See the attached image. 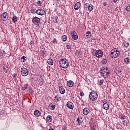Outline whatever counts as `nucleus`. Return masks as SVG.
<instances>
[{
    "label": "nucleus",
    "mask_w": 130,
    "mask_h": 130,
    "mask_svg": "<svg viewBox=\"0 0 130 130\" xmlns=\"http://www.w3.org/2000/svg\"><path fill=\"white\" fill-rule=\"evenodd\" d=\"M93 9H94V6L92 5V4H90L88 6V11H92Z\"/></svg>",
    "instance_id": "obj_25"
},
{
    "label": "nucleus",
    "mask_w": 130,
    "mask_h": 130,
    "mask_svg": "<svg viewBox=\"0 0 130 130\" xmlns=\"http://www.w3.org/2000/svg\"><path fill=\"white\" fill-rule=\"evenodd\" d=\"M57 2H60V0H57Z\"/></svg>",
    "instance_id": "obj_57"
},
{
    "label": "nucleus",
    "mask_w": 130,
    "mask_h": 130,
    "mask_svg": "<svg viewBox=\"0 0 130 130\" xmlns=\"http://www.w3.org/2000/svg\"><path fill=\"white\" fill-rule=\"evenodd\" d=\"M67 36L64 35L62 37L61 39L62 41H67Z\"/></svg>",
    "instance_id": "obj_36"
},
{
    "label": "nucleus",
    "mask_w": 130,
    "mask_h": 130,
    "mask_svg": "<svg viewBox=\"0 0 130 130\" xmlns=\"http://www.w3.org/2000/svg\"><path fill=\"white\" fill-rule=\"evenodd\" d=\"M107 4L106 2L103 3V6H104L105 7L106 6Z\"/></svg>",
    "instance_id": "obj_54"
},
{
    "label": "nucleus",
    "mask_w": 130,
    "mask_h": 130,
    "mask_svg": "<svg viewBox=\"0 0 130 130\" xmlns=\"http://www.w3.org/2000/svg\"><path fill=\"white\" fill-rule=\"evenodd\" d=\"M47 122H51V121H52V116H50V115H48L47 117H46V119Z\"/></svg>",
    "instance_id": "obj_19"
},
{
    "label": "nucleus",
    "mask_w": 130,
    "mask_h": 130,
    "mask_svg": "<svg viewBox=\"0 0 130 130\" xmlns=\"http://www.w3.org/2000/svg\"><path fill=\"white\" fill-rule=\"evenodd\" d=\"M83 122V120L81 117H79L76 121V123L77 125H80L81 123Z\"/></svg>",
    "instance_id": "obj_12"
},
{
    "label": "nucleus",
    "mask_w": 130,
    "mask_h": 130,
    "mask_svg": "<svg viewBox=\"0 0 130 130\" xmlns=\"http://www.w3.org/2000/svg\"><path fill=\"white\" fill-rule=\"evenodd\" d=\"M129 45V43L127 42H124L122 46H123V47H128V46Z\"/></svg>",
    "instance_id": "obj_24"
},
{
    "label": "nucleus",
    "mask_w": 130,
    "mask_h": 130,
    "mask_svg": "<svg viewBox=\"0 0 130 130\" xmlns=\"http://www.w3.org/2000/svg\"><path fill=\"white\" fill-rule=\"evenodd\" d=\"M71 36H72V35L75 36V35H77V32L75 30H72L71 31Z\"/></svg>",
    "instance_id": "obj_39"
},
{
    "label": "nucleus",
    "mask_w": 130,
    "mask_h": 130,
    "mask_svg": "<svg viewBox=\"0 0 130 130\" xmlns=\"http://www.w3.org/2000/svg\"><path fill=\"white\" fill-rule=\"evenodd\" d=\"M4 71L5 73H8V72H9V68H8V67H4Z\"/></svg>",
    "instance_id": "obj_34"
},
{
    "label": "nucleus",
    "mask_w": 130,
    "mask_h": 130,
    "mask_svg": "<svg viewBox=\"0 0 130 130\" xmlns=\"http://www.w3.org/2000/svg\"><path fill=\"white\" fill-rule=\"evenodd\" d=\"M62 130H67V128L64 127V128H62Z\"/></svg>",
    "instance_id": "obj_55"
},
{
    "label": "nucleus",
    "mask_w": 130,
    "mask_h": 130,
    "mask_svg": "<svg viewBox=\"0 0 130 130\" xmlns=\"http://www.w3.org/2000/svg\"><path fill=\"white\" fill-rule=\"evenodd\" d=\"M48 108L50 109V110H53L54 108H55V103H51L48 106Z\"/></svg>",
    "instance_id": "obj_11"
},
{
    "label": "nucleus",
    "mask_w": 130,
    "mask_h": 130,
    "mask_svg": "<svg viewBox=\"0 0 130 130\" xmlns=\"http://www.w3.org/2000/svg\"><path fill=\"white\" fill-rule=\"evenodd\" d=\"M104 29H105V30H106V29H107L106 26H104Z\"/></svg>",
    "instance_id": "obj_56"
},
{
    "label": "nucleus",
    "mask_w": 130,
    "mask_h": 130,
    "mask_svg": "<svg viewBox=\"0 0 130 130\" xmlns=\"http://www.w3.org/2000/svg\"><path fill=\"white\" fill-rule=\"evenodd\" d=\"M40 86H42L43 85V81H41L39 83Z\"/></svg>",
    "instance_id": "obj_51"
},
{
    "label": "nucleus",
    "mask_w": 130,
    "mask_h": 130,
    "mask_svg": "<svg viewBox=\"0 0 130 130\" xmlns=\"http://www.w3.org/2000/svg\"><path fill=\"white\" fill-rule=\"evenodd\" d=\"M91 130H96V126H93L91 127Z\"/></svg>",
    "instance_id": "obj_47"
},
{
    "label": "nucleus",
    "mask_w": 130,
    "mask_h": 130,
    "mask_svg": "<svg viewBox=\"0 0 130 130\" xmlns=\"http://www.w3.org/2000/svg\"><path fill=\"white\" fill-rule=\"evenodd\" d=\"M53 21L54 23H57V22L58 21V17H57V16L54 17Z\"/></svg>",
    "instance_id": "obj_31"
},
{
    "label": "nucleus",
    "mask_w": 130,
    "mask_h": 130,
    "mask_svg": "<svg viewBox=\"0 0 130 130\" xmlns=\"http://www.w3.org/2000/svg\"><path fill=\"white\" fill-rule=\"evenodd\" d=\"M90 113V109L87 107L85 108L83 110V114L88 115Z\"/></svg>",
    "instance_id": "obj_9"
},
{
    "label": "nucleus",
    "mask_w": 130,
    "mask_h": 130,
    "mask_svg": "<svg viewBox=\"0 0 130 130\" xmlns=\"http://www.w3.org/2000/svg\"><path fill=\"white\" fill-rule=\"evenodd\" d=\"M66 47H67V49H71V46L70 45H67L66 46Z\"/></svg>",
    "instance_id": "obj_48"
},
{
    "label": "nucleus",
    "mask_w": 130,
    "mask_h": 130,
    "mask_svg": "<svg viewBox=\"0 0 130 130\" xmlns=\"http://www.w3.org/2000/svg\"><path fill=\"white\" fill-rule=\"evenodd\" d=\"M72 37L73 39H74V40H77V39H78V36H77V35H75L74 36L72 35Z\"/></svg>",
    "instance_id": "obj_38"
},
{
    "label": "nucleus",
    "mask_w": 130,
    "mask_h": 130,
    "mask_svg": "<svg viewBox=\"0 0 130 130\" xmlns=\"http://www.w3.org/2000/svg\"><path fill=\"white\" fill-rule=\"evenodd\" d=\"M27 87H28V83H26L23 86H22V91H25V90H26V89H27Z\"/></svg>",
    "instance_id": "obj_26"
},
{
    "label": "nucleus",
    "mask_w": 130,
    "mask_h": 130,
    "mask_svg": "<svg viewBox=\"0 0 130 130\" xmlns=\"http://www.w3.org/2000/svg\"><path fill=\"white\" fill-rule=\"evenodd\" d=\"M102 70L105 72H107V71H108V69H107V68H102Z\"/></svg>",
    "instance_id": "obj_45"
},
{
    "label": "nucleus",
    "mask_w": 130,
    "mask_h": 130,
    "mask_svg": "<svg viewBox=\"0 0 130 130\" xmlns=\"http://www.w3.org/2000/svg\"><path fill=\"white\" fill-rule=\"evenodd\" d=\"M12 21H13L14 23H16L18 21V17L17 16H14L12 18Z\"/></svg>",
    "instance_id": "obj_30"
},
{
    "label": "nucleus",
    "mask_w": 130,
    "mask_h": 130,
    "mask_svg": "<svg viewBox=\"0 0 130 130\" xmlns=\"http://www.w3.org/2000/svg\"><path fill=\"white\" fill-rule=\"evenodd\" d=\"M0 56H3L4 57L5 55H4V54L3 53V51H0Z\"/></svg>",
    "instance_id": "obj_44"
},
{
    "label": "nucleus",
    "mask_w": 130,
    "mask_h": 130,
    "mask_svg": "<svg viewBox=\"0 0 130 130\" xmlns=\"http://www.w3.org/2000/svg\"><path fill=\"white\" fill-rule=\"evenodd\" d=\"M124 61L125 63H126L127 64L128 63H129V58H128V57L125 58L124 60Z\"/></svg>",
    "instance_id": "obj_29"
},
{
    "label": "nucleus",
    "mask_w": 130,
    "mask_h": 130,
    "mask_svg": "<svg viewBox=\"0 0 130 130\" xmlns=\"http://www.w3.org/2000/svg\"><path fill=\"white\" fill-rule=\"evenodd\" d=\"M89 97L91 101H95L97 100V98H98V94L95 91H91L89 94Z\"/></svg>",
    "instance_id": "obj_2"
},
{
    "label": "nucleus",
    "mask_w": 130,
    "mask_h": 130,
    "mask_svg": "<svg viewBox=\"0 0 130 130\" xmlns=\"http://www.w3.org/2000/svg\"><path fill=\"white\" fill-rule=\"evenodd\" d=\"M26 57L25 56H22L21 58V61H22V62H25V60H26Z\"/></svg>",
    "instance_id": "obj_35"
},
{
    "label": "nucleus",
    "mask_w": 130,
    "mask_h": 130,
    "mask_svg": "<svg viewBox=\"0 0 130 130\" xmlns=\"http://www.w3.org/2000/svg\"><path fill=\"white\" fill-rule=\"evenodd\" d=\"M114 3H117V1L118 0H112Z\"/></svg>",
    "instance_id": "obj_53"
},
{
    "label": "nucleus",
    "mask_w": 130,
    "mask_h": 130,
    "mask_svg": "<svg viewBox=\"0 0 130 130\" xmlns=\"http://www.w3.org/2000/svg\"><path fill=\"white\" fill-rule=\"evenodd\" d=\"M120 118L122 120L124 119V118H125V115H122V116H121Z\"/></svg>",
    "instance_id": "obj_50"
},
{
    "label": "nucleus",
    "mask_w": 130,
    "mask_h": 130,
    "mask_svg": "<svg viewBox=\"0 0 130 130\" xmlns=\"http://www.w3.org/2000/svg\"><path fill=\"white\" fill-rule=\"evenodd\" d=\"M102 108L105 110H108L109 109V105L108 103L103 104Z\"/></svg>",
    "instance_id": "obj_16"
},
{
    "label": "nucleus",
    "mask_w": 130,
    "mask_h": 130,
    "mask_svg": "<svg viewBox=\"0 0 130 130\" xmlns=\"http://www.w3.org/2000/svg\"><path fill=\"white\" fill-rule=\"evenodd\" d=\"M37 10H36V9H31V10H30V13H31V14H36V11H37Z\"/></svg>",
    "instance_id": "obj_33"
},
{
    "label": "nucleus",
    "mask_w": 130,
    "mask_h": 130,
    "mask_svg": "<svg viewBox=\"0 0 130 130\" xmlns=\"http://www.w3.org/2000/svg\"><path fill=\"white\" fill-rule=\"evenodd\" d=\"M95 55L96 57L100 58L103 56V52L100 50H96L95 52Z\"/></svg>",
    "instance_id": "obj_5"
},
{
    "label": "nucleus",
    "mask_w": 130,
    "mask_h": 130,
    "mask_svg": "<svg viewBox=\"0 0 130 130\" xmlns=\"http://www.w3.org/2000/svg\"><path fill=\"white\" fill-rule=\"evenodd\" d=\"M59 90L60 94H64L66 93V90H64V88L62 86H60L59 87Z\"/></svg>",
    "instance_id": "obj_17"
},
{
    "label": "nucleus",
    "mask_w": 130,
    "mask_h": 130,
    "mask_svg": "<svg viewBox=\"0 0 130 130\" xmlns=\"http://www.w3.org/2000/svg\"><path fill=\"white\" fill-rule=\"evenodd\" d=\"M80 96H84V92H81L80 93Z\"/></svg>",
    "instance_id": "obj_52"
},
{
    "label": "nucleus",
    "mask_w": 130,
    "mask_h": 130,
    "mask_svg": "<svg viewBox=\"0 0 130 130\" xmlns=\"http://www.w3.org/2000/svg\"><path fill=\"white\" fill-rule=\"evenodd\" d=\"M37 5L38 6H41V5H42V3L41 2V1H38L37 2Z\"/></svg>",
    "instance_id": "obj_42"
},
{
    "label": "nucleus",
    "mask_w": 130,
    "mask_h": 130,
    "mask_svg": "<svg viewBox=\"0 0 130 130\" xmlns=\"http://www.w3.org/2000/svg\"><path fill=\"white\" fill-rule=\"evenodd\" d=\"M22 76L23 77H26L28 76V69L27 68H21V73Z\"/></svg>",
    "instance_id": "obj_7"
},
{
    "label": "nucleus",
    "mask_w": 130,
    "mask_h": 130,
    "mask_svg": "<svg viewBox=\"0 0 130 130\" xmlns=\"http://www.w3.org/2000/svg\"><path fill=\"white\" fill-rule=\"evenodd\" d=\"M102 63H103V64H106V63L107 62V60L104 59L102 60Z\"/></svg>",
    "instance_id": "obj_41"
},
{
    "label": "nucleus",
    "mask_w": 130,
    "mask_h": 130,
    "mask_svg": "<svg viewBox=\"0 0 130 130\" xmlns=\"http://www.w3.org/2000/svg\"><path fill=\"white\" fill-rule=\"evenodd\" d=\"M53 43H57V41H56V39H54L53 40Z\"/></svg>",
    "instance_id": "obj_49"
},
{
    "label": "nucleus",
    "mask_w": 130,
    "mask_h": 130,
    "mask_svg": "<svg viewBox=\"0 0 130 130\" xmlns=\"http://www.w3.org/2000/svg\"><path fill=\"white\" fill-rule=\"evenodd\" d=\"M9 19V15H8V13L4 12L2 15L1 20L2 21H7Z\"/></svg>",
    "instance_id": "obj_6"
},
{
    "label": "nucleus",
    "mask_w": 130,
    "mask_h": 130,
    "mask_svg": "<svg viewBox=\"0 0 130 130\" xmlns=\"http://www.w3.org/2000/svg\"><path fill=\"white\" fill-rule=\"evenodd\" d=\"M89 6H90V4H89V3H85L84 4V8L85 9H87V8H89Z\"/></svg>",
    "instance_id": "obj_40"
},
{
    "label": "nucleus",
    "mask_w": 130,
    "mask_h": 130,
    "mask_svg": "<svg viewBox=\"0 0 130 130\" xmlns=\"http://www.w3.org/2000/svg\"><path fill=\"white\" fill-rule=\"evenodd\" d=\"M67 85L68 87H73L74 86V82L72 80L67 81Z\"/></svg>",
    "instance_id": "obj_21"
},
{
    "label": "nucleus",
    "mask_w": 130,
    "mask_h": 130,
    "mask_svg": "<svg viewBox=\"0 0 130 130\" xmlns=\"http://www.w3.org/2000/svg\"><path fill=\"white\" fill-rule=\"evenodd\" d=\"M104 82V80L103 79L98 80L99 85H100V86H102V85H103Z\"/></svg>",
    "instance_id": "obj_27"
},
{
    "label": "nucleus",
    "mask_w": 130,
    "mask_h": 130,
    "mask_svg": "<svg viewBox=\"0 0 130 130\" xmlns=\"http://www.w3.org/2000/svg\"><path fill=\"white\" fill-rule=\"evenodd\" d=\"M59 64L61 68L62 69H67L69 68V61L67 60V59H61L59 60Z\"/></svg>",
    "instance_id": "obj_1"
},
{
    "label": "nucleus",
    "mask_w": 130,
    "mask_h": 130,
    "mask_svg": "<svg viewBox=\"0 0 130 130\" xmlns=\"http://www.w3.org/2000/svg\"><path fill=\"white\" fill-rule=\"evenodd\" d=\"M67 106L68 108H70V109H74V104L71 102H68L67 103Z\"/></svg>",
    "instance_id": "obj_10"
},
{
    "label": "nucleus",
    "mask_w": 130,
    "mask_h": 130,
    "mask_svg": "<svg viewBox=\"0 0 130 130\" xmlns=\"http://www.w3.org/2000/svg\"><path fill=\"white\" fill-rule=\"evenodd\" d=\"M114 50L116 53V57L119 56V55L120 54V53L119 52V51H117V50L116 49H115Z\"/></svg>",
    "instance_id": "obj_32"
},
{
    "label": "nucleus",
    "mask_w": 130,
    "mask_h": 130,
    "mask_svg": "<svg viewBox=\"0 0 130 130\" xmlns=\"http://www.w3.org/2000/svg\"><path fill=\"white\" fill-rule=\"evenodd\" d=\"M2 52H3V55H4V57H6V51H5V50H3L2 51Z\"/></svg>",
    "instance_id": "obj_46"
},
{
    "label": "nucleus",
    "mask_w": 130,
    "mask_h": 130,
    "mask_svg": "<svg viewBox=\"0 0 130 130\" xmlns=\"http://www.w3.org/2000/svg\"><path fill=\"white\" fill-rule=\"evenodd\" d=\"M100 73L101 74V75H102V76L103 77V78H106L107 77H109V75L110 74L109 72L105 71L102 69H101L100 71Z\"/></svg>",
    "instance_id": "obj_3"
},
{
    "label": "nucleus",
    "mask_w": 130,
    "mask_h": 130,
    "mask_svg": "<svg viewBox=\"0 0 130 130\" xmlns=\"http://www.w3.org/2000/svg\"><path fill=\"white\" fill-rule=\"evenodd\" d=\"M85 35L88 39L91 38V36H92V34H91V31H86Z\"/></svg>",
    "instance_id": "obj_22"
},
{
    "label": "nucleus",
    "mask_w": 130,
    "mask_h": 130,
    "mask_svg": "<svg viewBox=\"0 0 130 130\" xmlns=\"http://www.w3.org/2000/svg\"><path fill=\"white\" fill-rule=\"evenodd\" d=\"M80 8H81V3L80 2L76 3L74 6V9L75 10H79Z\"/></svg>",
    "instance_id": "obj_13"
},
{
    "label": "nucleus",
    "mask_w": 130,
    "mask_h": 130,
    "mask_svg": "<svg viewBox=\"0 0 130 130\" xmlns=\"http://www.w3.org/2000/svg\"><path fill=\"white\" fill-rule=\"evenodd\" d=\"M102 103H103L104 104H107V100H102Z\"/></svg>",
    "instance_id": "obj_43"
},
{
    "label": "nucleus",
    "mask_w": 130,
    "mask_h": 130,
    "mask_svg": "<svg viewBox=\"0 0 130 130\" xmlns=\"http://www.w3.org/2000/svg\"><path fill=\"white\" fill-rule=\"evenodd\" d=\"M111 56L112 58H116V55L115 53V50H112V52H111Z\"/></svg>",
    "instance_id": "obj_20"
},
{
    "label": "nucleus",
    "mask_w": 130,
    "mask_h": 130,
    "mask_svg": "<svg viewBox=\"0 0 130 130\" xmlns=\"http://www.w3.org/2000/svg\"><path fill=\"white\" fill-rule=\"evenodd\" d=\"M115 71L118 73H121L122 72V67L121 66H118L115 69Z\"/></svg>",
    "instance_id": "obj_14"
},
{
    "label": "nucleus",
    "mask_w": 130,
    "mask_h": 130,
    "mask_svg": "<svg viewBox=\"0 0 130 130\" xmlns=\"http://www.w3.org/2000/svg\"><path fill=\"white\" fill-rule=\"evenodd\" d=\"M47 63L50 66H53V60L51 58H49L47 60Z\"/></svg>",
    "instance_id": "obj_23"
},
{
    "label": "nucleus",
    "mask_w": 130,
    "mask_h": 130,
    "mask_svg": "<svg viewBox=\"0 0 130 130\" xmlns=\"http://www.w3.org/2000/svg\"><path fill=\"white\" fill-rule=\"evenodd\" d=\"M34 114L35 116L38 117V116H40L41 113H40V111H39V110H36L34 111Z\"/></svg>",
    "instance_id": "obj_18"
},
{
    "label": "nucleus",
    "mask_w": 130,
    "mask_h": 130,
    "mask_svg": "<svg viewBox=\"0 0 130 130\" xmlns=\"http://www.w3.org/2000/svg\"><path fill=\"white\" fill-rule=\"evenodd\" d=\"M126 11L130 13V4L128 5L126 8Z\"/></svg>",
    "instance_id": "obj_37"
},
{
    "label": "nucleus",
    "mask_w": 130,
    "mask_h": 130,
    "mask_svg": "<svg viewBox=\"0 0 130 130\" xmlns=\"http://www.w3.org/2000/svg\"><path fill=\"white\" fill-rule=\"evenodd\" d=\"M122 122L123 125H124V126H127L128 123L127 122V121H126V120H124L122 121Z\"/></svg>",
    "instance_id": "obj_28"
},
{
    "label": "nucleus",
    "mask_w": 130,
    "mask_h": 130,
    "mask_svg": "<svg viewBox=\"0 0 130 130\" xmlns=\"http://www.w3.org/2000/svg\"><path fill=\"white\" fill-rule=\"evenodd\" d=\"M36 14L39 16H44L45 14V11L43 10V9H39L36 11Z\"/></svg>",
    "instance_id": "obj_8"
},
{
    "label": "nucleus",
    "mask_w": 130,
    "mask_h": 130,
    "mask_svg": "<svg viewBox=\"0 0 130 130\" xmlns=\"http://www.w3.org/2000/svg\"><path fill=\"white\" fill-rule=\"evenodd\" d=\"M60 100H61V99L59 94H57L55 96L54 101L55 102H58V101H60Z\"/></svg>",
    "instance_id": "obj_15"
},
{
    "label": "nucleus",
    "mask_w": 130,
    "mask_h": 130,
    "mask_svg": "<svg viewBox=\"0 0 130 130\" xmlns=\"http://www.w3.org/2000/svg\"><path fill=\"white\" fill-rule=\"evenodd\" d=\"M32 22L34 24H36V25H38V26H39L40 19L39 17L35 16L32 18Z\"/></svg>",
    "instance_id": "obj_4"
}]
</instances>
